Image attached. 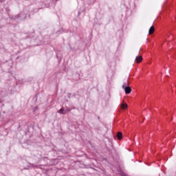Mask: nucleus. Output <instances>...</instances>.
I'll return each mask as SVG.
<instances>
[{
    "label": "nucleus",
    "mask_w": 176,
    "mask_h": 176,
    "mask_svg": "<svg viewBox=\"0 0 176 176\" xmlns=\"http://www.w3.org/2000/svg\"><path fill=\"white\" fill-rule=\"evenodd\" d=\"M122 89H124L126 94H130V93H131V88L130 87H127L126 83L123 84Z\"/></svg>",
    "instance_id": "1"
},
{
    "label": "nucleus",
    "mask_w": 176,
    "mask_h": 176,
    "mask_svg": "<svg viewBox=\"0 0 176 176\" xmlns=\"http://www.w3.org/2000/svg\"><path fill=\"white\" fill-rule=\"evenodd\" d=\"M153 32H155V27L151 26L148 30V34H149V35H152V34H153Z\"/></svg>",
    "instance_id": "2"
},
{
    "label": "nucleus",
    "mask_w": 176,
    "mask_h": 176,
    "mask_svg": "<svg viewBox=\"0 0 176 176\" xmlns=\"http://www.w3.org/2000/svg\"><path fill=\"white\" fill-rule=\"evenodd\" d=\"M135 61L136 63H138V64H140V63L142 61V56H137L135 58Z\"/></svg>",
    "instance_id": "3"
},
{
    "label": "nucleus",
    "mask_w": 176,
    "mask_h": 176,
    "mask_svg": "<svg viewBox=\"0 0 176 176\" xmlns=\"http://www.w3.org/2000/svg\"><path fill=\"white\" fill-rule=\"evenodd\" d=\"M58 113H61L62 115H65L67 113V111L64 109H60L58 111Z\"/></svg>",
    "instance_id": "4"
},
{
    "label": "nucleus",
    "mask_w": 176,
    "mask_h": 176,
    "mask_svg": "<svg viewBox=\"0 0 176 176\" xmlns=\"http://www.w3.org/2000/svg\"><path fill=\"white\" fill-rule=\"evenodd\" d=\"M121 109H127V103H122L121 104Z\"/></svg>",
    "instance_id": "5"
},
{
    "label": "nucleus",
    "mask_w": 176,
    "mask_h": 176,
    "mask_svg": "<svg viewBox=\"0 0 176 176\" xmlns=\"http://www.w3.org/2000/svg\"><path fill=\"white\" fill-rule=\"evenodd\" d=\"M117 137L118 140H122V138H123V135L121 132H118L117 134Z\"/></svg>",
    "instance_id": "6"
},
{
    "label": "nucleus",
    "mask_w": 176,
    "mask_h": 176,
    "mask_svg": "<svg viewBox=\"0 0 176 176\" xmlns=\"http://www.w3.org/2000/svg\"><path fill=\"white\" fill-rule=\"evenodd\" d=\"M69 111H71V110H70V109H68V110H67V112H69Z\"/></svg>",
    "instance_id": "7"
}]
</instances>
